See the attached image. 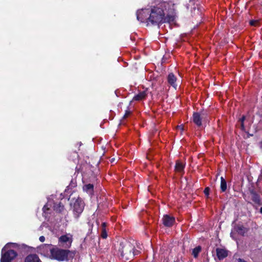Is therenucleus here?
I'll use <instances>...</instances> for the list:
<instances>
[{
	"mask_svg": "<svg viewBox=\"0 0 262 262\" xmlns=\"http://www.w3.org/2000/svg\"><path fill=\"white\" fill-rule=\"evenodd\" d=\"M25 262H41V261L36 254H30L26 257Z\"/></svg>",
	"mask_w": 262,
	"mask_h": 262,
	"instance_id": "f8f14e48",
	"label": "nucleus"
},
{
	"mask_svg": "<svg viewBox=\"0 0 262 262\" xmlns=\"http://www.w3.org/2000/svg\"><path fill=\"white\" fill-rule=\"evenodd\" d=\"M201 250V247L200 246H198L194 248L192 251V255L195 258L198 257V254Z\"/></svg>",
	"mask_w": 262,
	"mask_h": 262,
	"instance_id": "aec40b11",
	"label": "nucleus"
},
{
	"mask_svg": "<svg viewBox=\"0 0 262 262\" xmlns=\"http://www.w3.org/2000/svg\"><path fill=\"white\" fill-rule=\"evenodd\" d=\"M54 246L51 244H42L37 247V252L45 257L51 258Z\"/></svg>",
	"mask_w": 262,
	"mask_h": 262,
	"instance_id": "0eeeda50",
	"label": "nucleus"
},
{
	"mask_svg": "<svg viewBox=\"0 0 262 262\" xmlns=\"http://www.w3.org/2000/svg\"><path fill=\"white\" fill-rule=\"evenodd\" d=\"M193 9H194V12H195V11H196V13H198V14H199V9H197V10H196L195 7H194Z\"/></svg>",
	"mask_w": 262,
	"mask_h": 262,
	"instance_id": "c85d7f7f",
	"label": "nucleus"
},
{
	"mask_svg": "<svg viewBox=\"0 0 262 262\" xmlns=\"http://www.w3.org/2000/svg\"><path fill=\"white\" fill-rule=\"evenodd\" d=\"M146 96V93L145 91H143L139 93L138 94L135 95L133 98L135 100H141L144 99Z\"/></svg>",
	"mask_w": 262,
	"mask_h": 262,
	"instance_id": "f3484780",
	"label": "nucleus"
},
{
	"mask_svg": "<svg viewBox=\"0 0 262 262\" xmlns=\"http://www.w3.org/2000/svg\"><path fill=\"white\" fill-rule=\"evenodd\" d=\"M202 118L203 116L201 117V115L198 113H194L193 115V121L199 126L202 125Z\"/></svg>",
	"mask_w": 262,
	"mask_h": 262,
	"instance_id": "ddd939ff",
	"label": "nucleus"
},
{
	"mask_svg": "<svg viewBox=\"0 0 262 262\" xmlns=\"http://www.w3.org/2000/svg\"><path fill=\"white\" fill-rule=\"evenodd\" d=\"M101 236L103 238H106L107 237V234L106 233L105 231H103L102 233V234H101Z\"/></svg>",
	"mask_w": 262,
	"mask_h": 262,
	"instance_id": "b1692460",
	"label": "nucleus"
},
{
	"mask_svg": "<svg viewBox=\"0 0 262 262\" xmlns=\"http://www.w3.org/2000/svg\"><path fill=\"white\" fill-rule=\"evenodd\" d=\"M258 23V21L257 20H251L250 21V24L251 25V26H256V24H257Z\"/></svg>",
	"mask_w": 262,
	"mask_h": 262,
	"instance_id": "4be33fe9",
	"label": "nucleus"
},
{
	"mask_svg": "<svg viewBox=\"0 0 262 262\" xmlns=\"http://www.w3.org/2000/svg\"><path fill=\"white\" fill-rule=\"evenodd\" d=\"M162 221L165 226L171 227L173 225L175 222V219L172 216L166 214L163 216Z\"/></svg>",
	"mask_w": 262,
	"mask_h": 262,
	"instance_id": "6e6552de",
	"label": "nucleus"
},
{
	"mask_svg": "<svg viewBox=\"0 0 262 262\" xmlns=\"http://www.w3.org/2000/svg\"><path fill=\"white\" fill-rule=\"evenodd\" d=\"M237 262H247L245 260H244V259H241V258H238L237 259Z\"/></svg>",
	"mask_w": 262,
	"mask_h": 262,
	"instance_id": "bb28decb",
	"label": "nucleus"
},
{
	"mask_svg": "<svg viewBox=\"0 0 262 262\" xmlns=\"http://www.w3.org/2000/svg\"><path fill=\"white\" fill-rule=\"evenodd\" d=\"M221 189L223 192L225 191L227 189V183L223 177L221 178Z\"/></svg>",
	"mask_w": 262,
	"mask_h": 262,
	"instance_id": "a211bd4d",
	"label": "nucleus"
},
{
	"mask_svg": "<svg viewBox=\"0 0 262 262\" xmlns=\"http://www.w3.org/2000/svg\"><path fill=\"white\" fill-rule=\"evenodd\" d=\"M52 202L51 201H48L46 205H45L42 208L43 213L45 214L48 213V211L50 210V207H52Z\"/></svg>",
	"mask_w": 262,
	"mask_h": 262,
	"instance_id": "6ab92c4d",
	"label": "nucleus"
},
{
	"mask_svg": "<svg viewBox=\"0 0 262 262\" xmlns=\"http://www.w3.org/2000/svg\"><path fill=\"white\" fill-rule=\"evenodd\" d=\"M94 186L93 184H85L83 187V190L89 194H92L93 192Z\"/></svg>",
	"mask_w": 262,
	"mask_h": 262,
	"instance_id": "4468645a",
	"label": "nucleus"
},
{
	"mask_svg": "<svg viewBox=\"0 0 262 262\" xmlns=\"http://www.w3.org/2000/svg\"><path fill=\"white\" fill-rule=\"evenodd\" d=\"M52 250L50 259H55L59 261H67L70 254L74 255V253L69 250L60 249L57 247H54Z\"/></svg>",
	"mask_w": 262,
	"mask_h": 262,
	"instance_id": "20e7f679",
	"label": "nucleus"
},
{
	"mask_svg": "<svg viewBox=\"0 0 262 262\" xmlns=\"http://www.w3.org/2000/svg\"><path fill=\"white\" fill-rule=\"evenodd\" d=\"M174 6L172 3L157 0L152 3L149 8L138 10L137 19L141 23L155 26L173 21L175 16Z\"/></svg>",
	"mask_w": 262,
	"mask_h": 262,
	"instance_id": "f257e3e1",
	"label": "nucleus"
},
{
	"mask_svg": "<svg viewBox=\"0 0 262 262\" xmlns=\"http://www.w3.org/2000/svg\"><path fill=\"white\" fill-rule=\"evenodd\" d=\"M119 251L121 257L125 260L133 258L134 256L138 255L139 252L135 250V247L129 242L125 241L120 244Z\"/></svg>",
	"mask_w": 262,
	"mask_h": 262,
	"instance_id": "f03ea898",
	"label": "nucleus"
},
{
	"mask_svg": "<svg viewBox=\"0 0 262 262\" xmlns=\"http://www.w3.org/2000/svg\"><path fill=\"white\" fill-rule=\"evenodd\" d=\"M178 129H180L181 130H183V127L182 125H180V126H178Z\"/></svg>",
	"mask_w": 262,
	"mask_h": 262,
	"instance_id": "cd10ccee",
	"label": "nucleus"
},
{
	"mask_svg": "<svg viewBox=\"0 0 262 262\" xmlns=\"http://www.w3.org/2000/svg\"><path fill=\"white\" fill-rule=\"evenodd\" d=\"M130 111H126V113H125V115H124L123 118H126L130 114Z\"/></svg>",
	"mask_w": 262,
	"mask_h": 262,
	"instance_id": "393cba45",
	"label": "nucleus"
},
{
	"mask_svg": "<svg viewBox=\"0 0 262 262\" xmlns=\"http://www.w3.org/2000/svg\"><path fill=\"white\" fill-rule=\"evenodd\" d=\"M114 160H115V159H112V160H111V162H113Z\"/></svg>",
	"mask_w": 262,
	"mask_h": 262,
	"instance_id": "2f4dec72",
	"label": "nucleus"
},
{
	"mask_svg": "<svg viewBox=\"0 0 262 262\" xmlns=\"http://www.w3.org/2000/svg\"><path fill=\"white\" fill-rule=\"evenodd\" d=\"M260 212L262 214V207H261V208L260 209Z\"/></svg>",
	"mask_w": 262,
	"mask_h": 262,
	"instance_id": "7c9ffc66",
	"label": "nucleus"
},
{
	"mask_svg": "<svg viewBox=\"0 0 262 262\" xmlns=\"http://www.w3.org/2000/svg\"><path fill=\"white\" fill-rule=\"evenodd\" d=\"M185 165L180 161H177L175 165V170L177 172H181L183 171Z\"/></svg>",
	"mask_w": 262,
	"mask_h": 262,
	"instance_id": "2eb2a0df",
	"label": "nucleus"
},
{
	"mask_svg": "<svg viewBox=\"0 0 262 262\" xmlns=\"http://www.w3.org/2000/svg\"><path fill=\"white\" fill-rule=\"evenodd\" d=\"M167 81L169 84H170L174 89L177 88V84H176L177 78L173 73H170L167 77Z\"/></svg>",
	"mask_w": 262,
	"mask_h": 262,
	"instance_id": "9b49d317",
	"label": "nucleus"
},
{
	"mask_svg": "<svg viewBox=\"0 0 262 262\" xmlns=\"http://www.w3.org/2000/svg\"><path fill=\"white\" fill-rule=\"evenodd\" d=\"M236 232L238 234L244 235L247 231V229L243 226H237L235 227L233 230H232L230 236L233 238L235 239L234 237V232Z\"/></svg>",
	"mask_w": 262,
	"mask_h": 262,
	"instance_id": "1a4fd4ad",
	"label": "nucleus"
},
{
	"mask_svg": "<svg viewBox=\"0 0 262 262\" xmlns=\"http://www.w3.org/2000/svg\"><path fill=\"white\" fill-rule=\"evenodd\" d=\"M204 193L206 195L208 196L209 194V188L208 187H206L204 190Z\"/></svg>",
	"mask_w": 262,
	"mask_h": 262,
	"instance_id": "5701e85b",
	"label": "nucleus"
},
{
	"mask_svg": "<svg viewBox=\"0 0 262 262\" xmlns=\"http://www.w3.org/2000/svg\"><path fill=\"white\" fill-rule=\"evenodd\" d=\"M16 243H9L5 245L2 250L1 262H11L17 256V253L11 248H17Z\"/></svg>",
	"mask_w": 262,
	"mask_h": 262,
	"instance_id": "7ed1b4c3",
	"label": "nucleus"
},
{
	"mask_svg": "<svg viewBox=\"0 0 262 262\" xmlns=\"http://www.w3.org/2000/svg\"><path fill=\"white\" fill-rule=\"evenodd\" d=\"M193 4V1H190L189 4H188V5L190 6V5Z\"/></svg>",
	"mask_w": 262,
	"mask_h": 262,
	"instance_id": "c756f323",
	"label": "nucleus"
},
{
	"mask_svg": "<svg viewBox=\"0 0 262 262\" xmlns=\"http://www.w3.org/2000/svg\"><path fill=\"white\" fill-rule=\"evenodd\" d=\"M39 239L40 242L42 243V242H45V237L43 236H41L39 237Z\"/></svg>",
	"mask_w": 262,
	"mask_h": 262,
	"instance_id": "a878e982",
	"label": "nucleus"
},
{
	"mask_svg": "<svg viewBox=\"0 0 262 262\" xmlns=\"http://www.w3.org/2000/svg\"><path fill=\"white\" fill-rule=\"evenodd\" d=\"M245 120V116H243L239 120L241 121V129L242 130L245 129V126H244V122Z\"/></svg>",
	"mask_w": 262,
	"mask_h": 262,
	"instance_id": "412c9836",
	"label": "nucleus"
},
{
	"mask_svg": "<svg viewBox=\"0 0 262 262\" xmlns=\"http://www.w3.org/2000/svg\"><path fill=\"white\" fill-rule=\"evenodd\" d=\"M102 224H103V226H105V223H103Z\"/></svg>",
	"mask_w": 262,
	"mask_h": 262,
	"instance_id": "473e14b6",
	"label": "nucleus"
},
{
	"mask_svg": "<svg viewBox=\"0 0 262 262\" xmlns=\"http://www.w3.org/2000/svg\"><path fill=\"white\" fill-rule=\"evenodd\" d=\"M53 208L54 210L56 211V212H60L63 210L64 206L62 205L60 203L58 204L53 203Z\"/></svg>",
	"mask_w": 262,
	"mask_h": 262,
	"instance_id": "dca6fc26",
	"label": "nucleus"
},
{
	"mask_svg": "<svg viewBox=\"0 0 262 262\" xmlns=\"http://www.w3.org/2000/svg\"><path fill=\"white\" fill-rule=\"evenodd\" d=\"M216 255L220 260H222L227 256L228 251L224 249L217 248Z\"/></svg>",
	"mask_w": 262,
	"mask_h": 262,
	"instance_id": "9d476101",
	"label": "nucleus"
},
{
	"mask_svg": "<svg viewBox=\"0 0 262 262\" xmlns=\"http://www.w3.org/2000/svg\"><path fill=\"white\" fill-rule=\"evenodd\" d=\"M71 206L75 218L77 219L83 212L84 204L82 200L80 198L72 199L71 202Z\"/></svg>",
	"mask_w": 262,
	"mask_h": 262,
	"instance_id": "39448f33",
	"label": "nucleus"
},
{
	"mask_svg": "<svg viewBox=\"0 0 262 262\" xmlns=\"http://www.w3.org/2000/svg\"><path fill=\"white\" fill-rule=\"evenodd\" d=\"M73 242V235L70 233L62 235L58 238V245L64 248H70Z\"/></svg>",
	"mask_w": 262,
	"mask_h": 262,
	"instance_id": "423d86ee",
	"label": "nucleus"
}]
</instances>
